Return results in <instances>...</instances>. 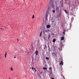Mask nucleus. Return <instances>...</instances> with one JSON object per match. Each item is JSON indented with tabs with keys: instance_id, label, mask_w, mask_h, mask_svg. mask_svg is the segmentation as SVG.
Instances as JSON below:
<instances>
[{
	"instance_id": "25",
	"label": "nucleus",
	"mask_w": 79,
	"mask_h": 79,
	"mask_svg": "<svg viewBox=\"0 0 79 79\" xmlns=\"http://www.w3.org/2000/svg\"><path fill=\"white\" fill-rule=\"evenodd\" d=\"M69 30V29H68L67 30H66V31H67V32H68V30Z\"/></svg>"
},
{
	"instance_id": "14",
	"label": "nucleus",
	"mask_w": 79,
	"mask_h": 79,
	"mask_svg": "<svg viewBox=\"0 0 79 79\" xmlns=\"http://www.w3.org/2000/svg\"><path fill=\"white\" fill-rule=\"evenodd\" d=\"M42 31H41V33H40V37H41V36H42Z\"/></svg>"
},
{
	"instance_id": "6",
	"label": "nucleus",
	"mask_w": 79,
	"mask_h": 79,
	"mask_svg": "<svg viewBox=\"0 0 79 79\" xmlns=\"http://www.w3.org/2000/svg\"><path fill=\"white\" fill-rule=\"evenodd\" d=\"M64 39V37H62V38H61V40H63Z\"/></svg>"
},
{
	"instance_id": "26",
	"label": "nucleus",
	"mask_w": 79,
	"mask_h": 79,
	"mask_svg": "<svg viewBox=\"0 0 79 79\" xmlns=\"http://www.w3.org/2000/svg\"><path fill=\"white\" fill-rule=\"evenodd\" d=\"M45 48H47V46L46 45H45Z\"/></svg>"
},
{
	"instance_id": "11",
	"label": "nucleus",
	"mask_w": 79,
	"mask_h": 79,
	"mask_svg": "<svg viewBox=\"0 0 79 79\" xmlns=\"http://www.w3.org/2000/svg\"><path fill=\"white\" fill-rule=\"evenodd\" d=\"M49 69H50L51 71H52V67H50L49 68Z\"/></svg>"
},
{
	"instance_id": "15",
	"label": "nucleus",
	"mask_w": 79,
	"mask_h": 79,
	"mask_svg": "<svg viewBox=\"0 0 79 79\" xmlns=\"http://www.w3.org/2000/svg\"><path fill=\"white\" fill-rule=\"evenodd\" d=\"M52 8H54V7H55V6H54V4H52Z\"/></svg>"
},
{
	"instance_id": "4",
	"label": "nucleus",
	"mask_w": 79,
	"mask_h": 79,
	"mask_svg": "<svg viewBox=\"0 0 79 79\" xmlns=\"http://www.w3.org/2000/svg\"><path fill=\"white\" fill-rule=\"evenodd\" d=\"M46 27H47L48 28H50V26L49 25H48L46 26Z\"/></svg>"
},
{
	"instance_id": "10",
	"label": "nucleus",
	"mask_w": 79,
	"mask_h": 79,
	"mask_svg": "<svg viewBox=\"0 0 79 79\" xmlns=\"http://www.w3.org/2000/svg\"><path fill=\"white\" fill-rule=\"evenodd\" d=\"M55 54H56L55 53V52H53V53H52V56L53 55H54Z\"/></svg>"
},
{
	"instance_id": "31",
	"label": "nucleus",
	"mask_w": 79,
	"mask_h": 79,
	"mask_svg": "<svg viewBox=\"0 0 79 79\" xmlns=\"http://www.w3.org/2000/svg\"><path fill=\"white\" fill-rule=\"evenodd\" d=\"M64 32H66V30H64Z\"/></svg>"
},
{
	"instance_id": "27",
	"label": "nucleus",
	"mask_w": 79,
	"mask_h": 79,
	"mask_svg": "<svg viewBox=\"0 0 79 79\" xmlns=\"http://www.w3.org/2000/svg\"><path fill=\"white\" fill-rule=\"evenodd\" d=\"M46 71H47V72H49V71L48 70H47Z\"/></svg>"
},
{
	"instance_id": "16",
	"label": "nucleus",
	"mask_w": 79,
	"mask_h": 79,
	"mask_svg": "<svg viewBox=\"0 0 79 79\" xmlns=\"http://www.w3.org/2000/svg\"><path fill=\"white\" fill-rule=\"evenodd\" d=\"M46 60H49V58L46 57Z\"/></svg>"
},
{
	"instance_id": "28",
	"label": "nucleus",
	"mask_w": 79,
	"mask_h": 79,
	"mask_svg": "<svg viewBox=\"0 0 79 79\" xmlns=\"http://www.w3.org/2000/svg\"><path fill=\"white\" fill-rule=\"evenodd\" d=\"M52 79H54V78L52 77Z\"/></svg>"
},
{
	"instance_id": "30",
	"label": "nucleus",
	"mask_w": 79,
	"mask_h": 79,
	"mask_svg": "<svg viewBox=\"0 0 79 79\" xmlns=\"http://www.w3.org/2000/svg\"><path fill=\"white\" fill-rule=\"evenodd\" d=\"M42 72H41L40 73V74H42Z\"/></svg>"
},
{
	"instance_id": "12",
	"label": "nucleus",
	"mask_w": 79,
	"mask_h": 79,
	"mask_svg": "<svg viewBox=\"0 0 79 79\" xmlns=\"http://www.w3.org/2000/svg\"><path fill=\"white\" fill-rule=\"evenodd\" d=\"M6 52H5V58H6Z\"/></svg>"
},
{
	"instance_id": "34",
	"label": "nucleus",
	"mask_w": 79,
	"mask_h": 79,
	"mask_svg": "<svg viewBox=\"0 0 79 79\" xmlns=\"http://www.w3.org/2000/svg\"><path fill=\"white\" fill-rule=\"evenodd\" d=\"M48 49H50V47H49V48H48Z\"/></svg>"
},
{
	"instance_id": "13",
	"label": "nucleus",
	"mask_w": 79,
	"mask_h": 79,
	"mask_svg": "<svg viewBox=\"0 0 79 79\" xmlns=\"http://www.w3.org/2000/svg\"><path fill=\"white\" fill-rule=\"evenodd\" d=\"M54 0H51L50 2V3H52V2H53V1Z\"/></svg>"
},
{
	"instance_id": "24",
	"label": "nucleus",
	"mask_w": 79,
	"mask_h": 79,
	"mask_svg": "<svg viewBox=\"0 0 79 79\" xmlns=\"http://www.w3.org/2000/svg\"><path fill=\"white\" fill-rule=\"evenodd\" d=\"M45 32H46L47 33V32H48V31L47 30H46V31H45Z\"/></svg>"
},
{
	"instance_id": "20",
	"label": "nucleus",
	"mask_w": 79,
	"mask_h": 79,
	"mask_svg": "<svg viewBox=\"0 0 79 79\" xmlns=\"http://www.w3.org/2000/svg\"><path fill=\"white\" fill-rule=\"evenodd\" d=\"M32 18L33 19H34V15H33L32 16Z\"/></svg>"
},
{
	"instance_id": "8",
	"label": "nucleus",
	"mask_w": 79,
	"mask_h": 79,
	"mask_svg": "<svg viewBox=\"0 0 79 79\" xmlns=\"http://www.w3.org/2000/svg\"><path fill=\"white\" fill-rule=\"evenodd\" d=\"M64 11L66 14H68V11L66 10H64Z\"/></svg>"
},
{
	"instance_id": "17",
	"label": "nucleus",
	"mask_w": 79,
	"mask_h": 79,
	"mask_svg": "<svg viewBox=\"0 0 79 79\" xmlns=\"http://www.w3.org/2000/svg\"><path fill=\"white\" fill-rule=\"evenodd\" d=\"M48 39H50V35L48 36Z\"/></svg>"
},
{
	"instance_id": "35",
	"label": "nucleus",
	"mask_w": 79,
	"mask_h": 79,
	"mask_svg": "<svg viewBox=\"0 0 79 79\" xmlns=\"http://www.w3.org/2000/svg\"><path fill=\"white\" fill-rule=\"evenodd\" d=\"M14 58H16V57H15Z\"/></svg>"
},
{
	"instance_id": "36",
	"label": "nucleus",
	"mask_w": 79,
	"mask_h": 79,
	"mask_svg": "<svg viewBox=\"0 0 79 79\" xmlns=\"http://www.w3.org/2000/svg\"><path fill=\"white\" fill-rule=\"evenodd\" d=\"M69 15V14H67Z\"/></svg>"
},
{
	"instance_id": "38",
	"label": "nucleus",
	"mask_w": 79,
	"mask_h": 79,
	"mask_svg": "<svg viewBox=\"0 0 79 79\" xmlns=\"http://www.w3.org/2000/svg\"><path fill=\"white\" fill-rule=\"evenodd\" d=\"M16 77H17V76H16Z\"/></svg>"
},
{
	"instance_id": "2",
	"label": "nucleus",
	"mask_w": 79,
	"mask_h": 79,
	"mask_svg": "<svg viewBox=\"0 0 79 79\" xmlns=\"http://www.w3.org/2000/svg\"><path fill=\"white\" fill-rule=\"evenodd\" d=\"M52 56L53 57V58H57V56H56V54H54V55H53V56Z\"/></svg>"
},
{
	"instance_id": "7",
	"label": "nucleus",
	"mask_w": 79,
	"mask_h": 79,
	"mask_svg": "<svg viewBox=\"0 0 79 79\" xmlns=\"http://www.w3.org/2000/svg\"><path fill=\"white\" fill-rule=\"evenodd\" d=\"M52 41L53 43H55L56 41V40H55V39H54Z\"/></svg>"
},
{
	"instance_id": "33",
	"label": "nucleus",
	"mask_w": 79,
	"mask_h": 79,
	"mask_svg": "<svg viewBox=\"0 0 79 79\" xmlns=\"http://www.w3.org/2000/svg\"><path fill=\"white\" fill-rule=\"evenodd\" d=\"M31 69V67H30V68H29V69Z\"/></svg>"
},
{
	"instance_id": "3",
	"label": "nucleus",
	"mask_w": 79,
	"mask_h": 79,
	"mask_svg": "<svg viewBox=\"0 0 79 79\" xmlns=\"http://www.w3.org/2000/svg\"><path fill=\"white\" fill-rule=\"evenodd\" d=\"M39 53V51H36L35 52V55H36V56H37V55H38V54Z\"/></svg>"
},
{
	"instance_id": "32",
	"label": "nucleus",
	"mask_w": 79,
	"mask_h": 79,
	"mask_svg": "<svg viewBox=\"0 0 79 79\" xmlns=\"http://www.w3.org/2000/svg\"><path fill=\"white\" fill-rule=\"evenodd\" d=\"M48 48H50V46H49V45H48Z\"/></svg>"
},
{
	"instance_id": "29",
	"label": "nucleus",
	"mask_w": 79,
	"mask_h": 79,
	"mask_svg": "<svg viewBox=\"0 0 79 79\" xmlns=\"http://www.w3.org/2000/svg\"><path fill=\"white\" fill-rule=\"evenodd\" d=\"M70 16H72V14H70Z\"/></svg>"
},
{
	"instance_id": "1",
	"label": "nucleus",
	"mask_w": 79,
	"mask_h": 79,
	"mask_svg": "<svg viewBox=\"0 0 79 79\" xmlns=\"http://www.w3.org/2000/svg\"><path fill=\"white\" fill-rule=\"evenodd\" d=\"M31 69L34 71L36 72V70H35V68H34L33 67H32Z\"/></svg>"
},
{
	"instance_id": "21",
	"label": "nucleus",
	"mask_w": 79,
	"mask_h": 79,
	"mask_svg": "<svg viewBox=\"0 0 79 79\" xmlns=\"http://www.w3.org/2000/svg\"><path fill=\"white\" fill-rule=\"evenodd\" d=\"M48 50L49 51V52H51V51H52V50H51L50 49H48Z\"/></svg>"
},
{
	"instance_id": "22",
	"label": "nucleus",
	"mask_w": 79,
	"mask_h": 79,
	"mask_svg": "<svg viewBox=\"0 0 79 79\" xmlns=\"http://www.w3.org/2000/svg\"><path fill=\"white\" fill-rule=\"evenodd\" d=\"M10 69L11 71H13V68H12V67H11L10 68Z\"/></svg>"
},
{
	"instance_id": "23",
	"label": "nucleus",
	"mask_w": 79,
	"mask_h": 79,
	"mask_svg": "<svg viewBox=\"0 0 79 79\" xmlns=\"http://www.w3.org/2000/svg\"><path fill=\"white\" fill-rule=\"evenodd\" d=\"M63 34L65 35V32H63Z\"/></svg>"
},
{
	"instance_id": "19",
	"label": "nucleus",
	"mask_w": 79,
	"mask_h": 79,
	"mask_svg": "<svg viewBox=\"0 0 79 79\" xmlns=\"http://www.w3.org/2000/svg\"><path fill=\"white\" fill-rule=\"evenodd\" d=\"M52 12L53 13H55V10H52Z\"/></svg>"
},
{
	"instance_id": "18",
	"label": "nucleus",
	"mask_w": 79,
	"mask_h": 79,
	"mask_svg": "<svg viewBox=\"0 0 79 79\" xmlns=\"http://www.w3.org/2000/svg\"><path fill=\"white\" fill-rule=\"evenodd\" d=\"M43 69H44V70H45V69H47L46 68H44Z\"/></svg>"
},
{
	"instance_id": "9",
	"label": "nucleus",
	"mask_w": 79,
	"mask_h": 79,
	"mask_svg": "<svg viewBox=\"0 0 79 79\" xmlns=\"http://www.w3.org/2000/svg\"><path fill=\"white\" fill-rule=\"evenodd\" d=\"M59 51H61V49H62V48H59Z\"/></svg>"
},
{
	"instance_id": "5",
	"label": "nucleus",
	"mask_w": 79,
	"mask_h": 79,
	"mask_svg": "<svg viewBox=\"0 0 79 79\" xmlns=\"http://www.w3.org/2000/svg\"><path fill=\"white\" fill-rule=\"evenodd\" d=\"M61 64L63 65V61H61V63H60V65H61Z\"/></svg>"
},
{
	"instance_id": "37",
	"label": "nucleus",
	"mask_w": 79,
	"mask_h": 79,
	"mask_svg": "<svg viewBox=\"0 0 79 79\" xmlns=\"http://www.w3.org/2000/svg\"><path fill=\"white\" fill-rule=\"evenodd\" d=\"M17 40H18V39H17Z\"/></svg>"
}]
</instances>
